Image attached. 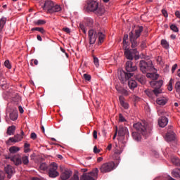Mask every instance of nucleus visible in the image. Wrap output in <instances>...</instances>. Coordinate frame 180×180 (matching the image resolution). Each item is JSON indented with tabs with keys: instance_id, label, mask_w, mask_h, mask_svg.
<instances>
[{
	"instance_id": "nucleus-1",
	"label": "nucleus",
	"mask_w": 180,
	"mask_h": 180,
	"mask_svg": "<svg viewBox=\"0 0 180 180\" xmlns=\"http://www.w3.org/2000/svg\"><path fill=\"white\" fill-rule=\"evenodd\" d=\"M142 32L143 27H139V29L135 30V33L131 31L129 34L131 47L134 49H129L127 46H124L123 49L124 50V56L126 59L129 60V61H131L134 58L135 60H139V56H137L139 54V51H137V49L135 48L139 46L137 39L141 36Z\"/></svg>"
},
{
	"instance_id": "nucleus-2",
	"label": "nucleus",
	"mask_w": 180,
	"mask_h": 180,
	"mask_svg": "<svg viewBox=\"0 0 180 180\" xmlns=\"http://www.w3.org/2000/svg\"><path fill=\"white\" fill-rule=\"evenodd\" d=\"M134 128L136 131L132 132V137L135 141H141V135L146 139L151 134L153 130V124L146 121L134 124Z\"/></svg>"
},
{
	"instance_id": "nucleus-3",
	"label": "nucleus",
	"mask_w": 180,
	"mask_h": 180,
	"mask_svg": "<svg viewBox=\"0 0 180 180\" xmlns=\"http://www.w3.org/2000/svg\"><path fill=\"white\" fill-rule=\"evenodd\" d=\"M87 12H94L98 16H102L105 13V8L99 6V3L94 0H88L85 6Z\"/></svg>"
},
{
	"instance_id": "nucleus-4",
	"label": "nucleus",
	"mask_w": 180,
	"mask_h": 180,
	"mask_svg": "<svg viewBox=\"0 0 180 180\" xmlns=\"http://www.w3.org/2000/svg\"><path fill=\"white\" fill-rule=\"evenodd\" d=\"M58 165L56 162H52L51 165H47L46 162L40 163L39 171H47L49 169V176L50 178H57L60 173L57 172Z\"/></svg>"
},
{
	"instance_id": "nucleus-5",
	"label": "nucleus",
	"mask_w": 180,
	"mask_h": 180,
	"mask_svg": "<svg viewBox=\"0 0 180 180\" xmlns=\"http://www.w3.org/2000/svg\"><path fill=\"white\" fill-rule=\"evenodd\" d=\"M139 68L140 71H141L143 74H148L150 72H154L155 71V68H154V66L153 65V62L151 60H140Z\"/></svg>"
},
{
	"instance_id": "nucleus-6",
	"label": "nucleus",
	"mask_w": 180,
	"mask_h": 180,
	"mask_svg": "<svg viewBox=\"0 0 180 180\" xmlns=\"http://www.w3.org/2000/svg\"><path fill=\"white\" fill-rule=\"evenodd\" d=\"M116 167L115 162L110 161L103 164L99 169L101 174H108V172H111L113 169H116Z\"/></svg>"
},
{
	"instance_id": "nucleus-7",
	"label": "nucleus",
	"mask_w": 180,
	"mask_h": 180,
	"mask_svg": "<svg viewBox=\"0 0 180 180\" xmlns=\"http://www.w3.org/2000/svg\"><path fill=\"white\" fill-rule=\"evenodd\" d=\"M98 172L99 169L95 168L90 172L83 174L80 177V180H96L95 178L98 177Z\"/></svg>"
},
{
	"instance_id": "nucleus-8",
	"label": "nucleus",
	"mask_w": 180,
	"mask_h": 180,
	"mask_svg": "<svg viewBox=\"0 0 180 180\" xmlns=\"http://www.w3.org/2000/svg\"><path fill=\"white\" fill-rule=\"evenodd\" d=\"M162 84H164L162 80L150 82L151 86L154 88L155 96H158L160 94H162V89H161Z\"/></svg>"
},
{
	"instance_id": "nucleus-9",
	"label": "nucleus",
	"mask_w": 180,
	"mask_h": 180,
	"mask_svg": "<svg viewBox=\"0 0 180 180\" xmlns=\"http://www.w3.org/2000/svg\"><path fill=\"white\" fill-rule=\"evenodd\" d=\"M60 178L61 180H68L71 178L72 176V171L68 168H65L63 166L60 167Z\"/></svg>"
},
{
	"instance_id": "nucleus-10",
	"label": "nucleus",
	"mask_w": 180,
	"mask_h": 180,
	"mask_svg": "<svg viewBox=\"0 0 180 180\" xmlns=\"http://www.w3.org/2000/svg\"><path fill=\"white\" fill-rule=\"evenodd\" d=\"M133 75H134L133 73H129L124 71H120L118 73V79L122 84H124V82H126L127 79L128 80L130 79V78H131Z\"/></svg>"
},
{
	"instance_id": "nucleus-11",
	"label": "nucleus",
	"mask_w": 180,
	"mask_h": 180,
	"mask_svg": "<svg viewBox=\"0 0 180 180\" xmlns=\"http://www.w3.org/2000/svg\"><path fill=\"white\" fill-rule=\"evenodd\" d=\"M88 37L89 40V44H95L96 39H98V32L94 30H90L88 32Z\"/></svg>"
},
{
	"instance_id": "nucleus-12",
	"label": "nucleus",
	"mask_w": 180,
	"mask_h": 180,
	"mask_svg": "<svg viewBox=\"0 0 180 180\" xmlns=\"http://www.w3.org/2000/svg\"><path fill=\"white\" fill-rule=\"evenodd\" d=\"M125 68L128 73H131L134 72V71L137 70V66L133 65V62H131V60L127 61Z\"/></svg>"
},
{
	"instance_id": "nucleus-13",
	"label": "nucleus",
	"mask_w": 180,
	"mask_h": 180,
	"mask_svg": "<svg viewBox=\"0 0 180 180\" xmlns=\"http://www.w3.org/2000/svg\"><path fill=\"white\" fill-rule=\"evenodd\" d=\"M4 170H5L6 174H7V176H8V179H11L12 178V175H13V174H15V169L11 165H7L4 168Z\"/></svg>"
},
{
	"instance_id": "nucleus-14",
	"label": "nucleus",
	"mask_w": 180,
	"mask_h": 180,
	"mask_svg": "<svg viewBox=\"0 0 180 180\" xmlns=\"http://www.w3.org/2000/svg\"><path fill=\"white\" fill-rule=\"evenodd\" d=\"M166 141H174L175 140V133L172 130H169L165 137Z\"/></svg>"
},
{
	"instance_id": "nucleus-15",
	"label": "nucleus",
	"mask_w": 180,
	"mask_h": 180,
	"mask_svg": "<svg viewBox=\"0 0 180 180\" xmlns=\"http://www.w3.org/2000/svg\"><path fill=\"white\" fill-rule=\"evenodd\" d=\"M11 160L15 164V165H20L22 164V157L20 155H15L11 158Z\"/></svg>"
},
{
	"instance_id": "nucleus-16",
	"label": "nucleus",
	"mask_w": 180,
	"mask_h": 180,
	"mask_svg": "<svg viewBox=\"0 0 180 180\" xmlns=\"http://www.w3.org/2000/svg\"><path fill=\"white\" fill-rule=\"evenodd\" d=\"M160 127H165L168 124V118L166 117H161L158 120Z\"/></svg>"
},
{
	"instance_id": "nucleus-17",
	"label": "nucleus",
	"mask_w": 180,
	"mask_h": 180,
	"mask_svg": "<svg viewBox=\"0 0 180 180\" xmlns=\"http://www.w3.org/2000/svg\"><path fill=\"white\" fill-rule=\"evenodd\" d=\"M22 139H23V136H20V134H16L14 137L9 138L8 141L11 143H19V141H22Z\"/></svg>"
},
{
	"instance_id": "nucleus-18",
	"label": "nucleus",
	"mask_w": 180,
	"mask_h": 180,
	"mask_svg": "<svg viewBox=\"0 0 180 180\" xmlns=\"http://www.w3.org/2000/svg\"><path fill=\"white\" fill-rule=\"evenodd\" d=\"M61 11V7L58 5L54 6L51 7V8L48 10V13H56V12H60Z\"/></svg>"
},
{
	"instance_id": "nucleus-19",
	"label": "nucleus",
	"mask_w": 180,
	"mask_h": 180,
	"mask_svg": "<svg viewBox=\"0 0 180 180\" xmlns=\"http://www.w3.org/2000/svg\"><path fill=\"white\" fill-rule=\"evenodd\" d=\"M135 79L140 82V84H144L146 82V77L141 74H138L135 76Z\"/></svg>"
},
{
	"instance_id": "nucleus-20",
	"label": "nucleus",
	"mask_w": 180,
	"mask_h": 180,
	"mask_svg": "<svg viewBox=\"0 0 180 180\" xmlns=\"http://www.w3.org/2000/svg\"><path fill=\"white\" fill-rule=\"evenodd\" d=\"M54 5V2L51 0L46 1L44 4V8L47 9V12L49 13V9H51V7Z\"/></svg>"
},
{
	"instance_id": "nucleus-21",
	"label": "nucleus",
	"mask_w": 180,
	"mask_h": 180,
	"mask_svg": "<svg viewBox=\"0 0 180 180\" xmlns=\"http://www.w3.org/2000/svg\"><path fill=\"white\" fill-rule=\"evenodd\" d=\"M128 86L133 91L135 88H137V82L136 80H129Z\"/></svg>"
},
{
	"instance_id": "nucleus-22",
	"label": "nucleus",
	"mask_w": 180,
	"mask_h": 180,
	"mask_svg": "<svg viewBox=\"0 0 180 180\" xmlns=\"http://www.w3.org/2000/svg\"><path fill=\"white\" fill-rule=\"evenodd\" d=\"M146 77H147V78H151V79H153V81H157V79H158V77H160V75L157 73H150L149 72V73L146 74Z\"/></svg>"
},
{
	"instance_id": "nucleus-23",
	"label": "nucleus",
	"mask_w": 180,
	"mask_h": 180,
	"mask_svg": "<svg viewBox=\"0 0 180 180\" xmlns=\"http://www.w3.org/2000/svg\"><path fill=\"white\" fill-rule=\"evenodd\" d=\"M155 90H151V89H147L145 91V94H146L148 98H150L151 99L154 98V96H155Z\"/></svg>"
},
{
	"instance_id": "nucleus-24",
	"label": "nucleus",
	"mask_w": 180,
	"mask_h": 180,
	"mask_svg": "<svg viewBox=\"0 0 180 180\" xmlns=\"http://www.w3.org/2000/svg\"><path fill=\"white\" fill-rule=\"evenodd\" d=\"M158 105H161L162 106H164V105H165V103H167V100L165 97H163V98H158L156 101Z\"/></svg>"
},
{
	"instance_id": "nucleus-25",
	"label": "nucleus",
	"mask_w": 180,
	"mask_h": 180,
	"mask_svg": "<svg viewBox=\"0 0 180 180\" xmlns=\"http://www.w3.org/2000/svg\"><path fill=\"white\" fill-rule=\"evenodd\" d=\"M171 161H172V164H174V165H176L177 167H180V160H179V158H178L175 156H172L171 158Z\"/></svg>"
},
{
	"instance_id": "nucleus-26",
	"label": "nucleus",
	"mask_w": 180,
	"mask_h": 180,
	"mask_svg": "<svg viewBox=\"0 0 180 180\" xmlns=\"http://www.w3.org/2000/svg\"><path fill=\"white\" fill-rule=\"evenodd\" d=\"M120 154H122V152L120 150H115L114 155H112L113 160H116V161H120Z\"/></svg>"
},
{
	"instance_id": "nucleus-27",
	"label": "nucleus",
	"mask_w": 180,
	"mask_h": 180,
	"mask_svg": "<svg viewBox=\"0 0 180 180\" xmlns=\"http://www.w3.org/2000/svg\"><path fill=\"white\" fill-rule=\"evenodd\" d=\"M9 151L11 154H16V153H18V151H20V148L18 146H11L9 148Z\"/></svg>"
},
{
	"instance_id": "nucleus-28",
	"label": "nucleus",
	"mask_w": 180,
	"mask_h": 180,
	"mask_svg": "<svg viewBox=\"0 0 180 180\" xmlns=\"http://www.w3.org/2000/svg\"><path fill=\"white\" fill-rule=\"evenodd\" d=\"M98 37V41L100 44L103 43V41L105 40V35L103 33L98 32H97V37Z\"/></svg>"
},
{
	"instance_id": "nucleus-29",
	"label": "nucleus",
	"mask_w": 180,
	"mask_h": 180,
	"mask_svg": "<svg viewBox=\"0 0 180 180\" xmlns=\"http://www.w3.org/2000/svg\"><path fill=\"white\" fill-rule=\"evenodd\" d=\"M15 130H16V127L15 126L8 127L7 129V134H8L9 136H12V134L15 133Z\"/></svg>"
},
{
	"instance_id": "nucleus-30",
	"label": "nucleus",
	"mask_w": 180,
	"mask_h": 180,
	"mask_svg": "<svg viewBox=\"0 0 180 180\" xmlns=\"http://www.w3.org/2000/svg\"><path fill=\"white\" fill-rule=\"evenodd\" d=\"M24 164V165H27L29 164V156L23 155L21 158V163Z\"/></svg>"
},
{
	"instance_id": "nucleus-31",
	"label": "nucleus",
	"mask_w": 180,
	"mask_h": 180,
	"mask_svg": "<svg viewBox=\"0 0 180 180\" xmlns=\"http://www.w3.org/2000/svg\"><path fill=\"white\" fill-rule=\"evenodd\" d=\"M35 26H41L42 25H46V20H37L33 22Z\"/></svg>"
},
{
	"instance_id": "nucleus-32",
	"label": "nucleus",
	"mask_w": 180,
	"mask_h": 180,
	"mask_svg": "<svg viewBox=\"0 0 180 180\" xmlns=\"http://www.w3.org/2000/svg\"><path fill=\"white\" fill-rule=\"evenodd\" d=\"M127 40H129V35L127 34L124 35V38H123V47H127V46H129V42L127 41Z\"/></svg>"
},
{
	"instance_id": "nucleus-33",
	"label": "nucleus",
	"mask_w": 180,
	"mask_h": 180,
	"mask_svg": "<svg viewBox=\"0 0 180 180\" xmlns=\"http://www.w3.org/2000/svg\"><path fill=\"white\" fill-rule=\"evenodd\" d=\"M32 32H39L40 33H41L42 34H44V33H46V30H44V29L43 27H33L32 28Z\"/></svg>"
},
{
	"instance_id": "nucleus-34",
	"label": "nucleus",
	"mask_w": 180,
	"mask_h": 180,
	"mask_svg": "<svg viewBox=\"0 0 180 180\" xmlns=\"http://www.w3.org/2000/svg\"><path fill=\"white\" fill-rule=\"evenodd\" d=\"M127 133V128L126 127H120L119 130V134L120 136H124Z\"/></svg>"
},
{
	"instance_id": "nucleus-35",
	"label": "nucleus",
	"mask_w": 180,
	"mask_h": 180,
	"mask_svg": "<svg viewBox=\"0 0 180 180\" xmlns=\"http://www.w3.org/2000/svg\"><path fill=\"white\" fill-rule=\"evenodd\" d=\"M172 176L174 178H180V169H177L172 172Z\"/></svg>"
},
{
	"instance_id": "nucleus-36",
	"label": "nucleus",
	"mask_w": 180,
	"mask_h": 180,
	"mask_svg": "<svg viewBox=\"0 0 180 180\" xmlns=\"http://www.w3.org/2000/svg\"><path fill=\"white\" fill-rule=\"evenodd\" d=\"M161 45L165 49H169V44H168V42L165 39H162L161 40Z\"/></svg>"
},
{
	"instance_id": "nucleus-37",
	"label": "nucleus",
	"mask_w": 180,
	"mask_h": 180,
	"mask_svg": "<svg viewBox=\"0 0 180 180\" xmlns=\"http://www.w3.org/2000/svg\"><path fill=\"white\" fill-rule=\"evenodd\" d=\"M117 90L120 94L125 95V96H127V95H129V92L124 89H117Z\"/></svg>"
},
{
	"instance_id": "nucleus-38",
	"label": "nucleus",
	"mask_w": 180,
	"mask_h": 180,
	"mask_svg": "<svg viewBox=\"0 0 180 180\" xmlns=\"http://www.w3.org/2000/svg\"><path fill=\"white\" fill-rule=\"evenodd\" d=\"M24 152L25 153H29V151H30V143H25L24 144Z\"/></svg>"
},
{
	"instance_id": "nucleus-39",
	"label": "nucleus",
	"mask_w": 180,
	"mask_h": 180,
	"mask_svg": "<svg viewBox=\"0 0 180 180\" xmlns=\"http://www.w3.org/2000/svg\"><path fill=\"white\" fill-rule=\"evenodd\" d=\"M8 113H18V108L16 107H12V108H8Z\"/></svg>"
},
{
	"instance_id": "nucleus-40",
	"label": "nucleus",
	"mask_w": 180,
	"mask_h": 180,
	"mask_svg": "<svg viewBox=\"0 0 180 180\" xmlns=\"http://www.w3.org/2000/svg\"><path fill=\"white\" fill-rule=\"evenodd\" d=\"M170 29L171 30H172L173 32H175L176 33H178L179 32V30H178V27H176V25L174 24L170 25Z\"/></svg>"
},
{
	"instance_id": "nucleus-41",
	"label": "nucleus",
	"mask_w": 180,
	"mask_h": 180,
	"mask_svg": "<svg viewBox=\"0 0 180 180\" xmlns=\"http://www.w3.org/2000/svg\"><path fill=\"white\" fill-rule=\"evenodd\" d=\"M9 117L11 120H16V119H18V114L17 113H10Z\"/></svg>"
},
{
	"instance_id": "nucleus-42",
	"label": "nucleus",
	"mask_w": 180,
	"mask_h": 180,
	"mask_svg": "<svg viewBox=\"0 0 180 180\" xmlns=\"http://www.w3.org/2000/svg\"><path fill=\"white\" fill-rule=\"evenodd\" d=\"M4 65L6 67V68H8V70H11L12 68V65H11V62H9V60H6L4 62Z\"/></svg>"
},
{
	"instance_id": "nucleus-43",
	"label": "nucleus",
	"mask_w": 180,
	"mask_h": 180,
	"mask_svg": "<svg viewBox=\"0 0 180 180\" xmlns=\"http://www.w3.org/2000/svg\"><path fill=\"white\" fill-rule=\"evenodd\" d=\"M176 92L180 93V82H177L175 84Z\"/></svg>"
},
{
	"instance_id": "nucleus-44",
	"label": "nucleus",
	"mask_w": 180,
	"mask_h": 180,
	"mask_svg": "<svg viewBox=\"0 0 180 180\" xmlns=\"http://www.w3.org/2000/svg\"><path fill=\"white\" fill-rule=\"evenodd\" d=\"M174 80L172 79H171L169 82V84H168V86H167V89H168V91H172L173 88H172V82Z\"/></svg>"
},
{
	"instance_id": "nucleus-45",
	"label": "nucleus",
	"mask_w": 180,
	"mask_h": 180,
	"mask_svg": "<svg viewBox=\"0 0 180 180\" xmlns=\"http://www.w3.org/2000/svg\"><path fill=\"white\" fill-rule=\"evenodd\" d=\"M94 63L96 67H99V59L95 56L94 57Z\"/></svg>"
},
{
	"instance_id": "nucleus-46",
	"label": "nucleus",
	"mask_w": 180,
	"mask_h": 180,
	"mask_svg": "<svg viewBox=\"0 0 180 180\" xmlns=\"http://www.w3.org/2000/svg\"><path fill=\"white\" fill-rule=\"evenodd\" d=\"M119 122H126V118H124L122 114L119 115Z\"/></svg>"
},
{
	"instance_id": "nucleus-47",
	"label": "nucleus",
	"mask_w": 180,
	"mask_h": 180,
	"mask_svg": "<svg viewBox=\"0 0 180 180\" xmlns=\"http://www.w3.org/2000/svg\"><path fill=\"white\" fill-rule=\"evenodd\" d=\"M79 27H80L82 32H83V33H84V34L86 33V30H85V25H84L80 24Z\"/></svg>"
},
{
	"instance_id": "nucleus-48",
	"label": "nucleus",
	"mask_w": 180,
	"mask_h": 180,
	"mask_svg": "<svg viewBox=\"0 0 180 180\" xmlns=\"http://www.w3.org/2000/svg\"><path fill=\"white\" fill-rule=\"evenodd\" d=\"M83 77L86 81H91V75L84 74Z\"/></svg>"
},
{
	"instance_id": "nucleus-49",
	"label": "nucleus",
	"mask_w": 180,
	"mask_h": 180,
	"mask_svg": "<svg viewBox=\"0 0 180 180\" xmlns=\"http://www.w3.org/2000/svg\"><path fill=\"white\" fill-rule=\"evenodd\" d=\"M30 138L32 140H36V139H37V135L36 134V133L32 132V133H31Z\"/></svg>"
},
{
	"instance_id": "nucleus-50",
	"label": "nucleus",
	"mask_w": 180,
	"mask_h": 180,
	"mask_svg": "<svg viewBox=\"0 0 180 180\" xmlns=\"http://www.w3.org/2000/svg\"><path fill=\"white\" fill-rule=\"evenodd\" d=\"M70 180H79V177L78 176L77 174H75Z\"/></svg>"
},
{
	"instance_id": "nucleus-51",
	"label": "nucleus",
	"mask_w": 180,
	"mask_h": 180,
	"mask_svg": "<svg viewBox=\"0 0 180 180\" xmlns=\"http://www.w3.org/2000/svg\"><path fill=\"white\" fill-rule=\"evenodd\" d=\"M121 106H122L124 109H129V104L124 101L123 103H121Z\"/></svg>"
},
{
	"instance_id": "nucleus-52",
	"label": "nucleus",
	"mask_w": 180,
	"mask_h": 180,
	"mask_svg": "<svg viewBox=\"0 0 180 180\" xmlns=\"http://www.w3.org/2000/svg\"><path fill=\"white\" fill-rule=\"evenodd\" d=\"M162 13L165 16V18H168V13L167 12V10L162 9Z\"/></svg>"
},
{
	"instance_id": "nucleus-53",
	"label": "nucleus",
	"mask_w": 180,
	"mask_h": 180,
	"mask_svg": "<svg viewBox=\"0 0 180 180\" xmlns=\"http://www.w3.org/2000/svg\"><path fill=\"white\" fill-rule=\"evenodd\" d=\"M119 101H120V105H122V103H124V97H123V96H120Z\"/></svg>"
},
{
	"instance_id": "nucleus-54",
	"label": "nucleus",
	"mask_w": 180,
	"mask_h": 180,
	"mask_svg": "<svg viewBox=\"0 0 180 180\" xmlns=\"http://www.w3.org/2000/svg\"><path fill=\"white\" fill-rule=\"evenodd\" d=\"M94 153L95 154H99V153H101V150L98 149V147L94 146Z\"/></svg>"
},
{
	"instance_id": "nucleus-55",
	"label": "nucleus",
	"mask_w": 180,
	"mask_h": 180,
	"mask_svg": "<svg viewBox=\"0 0 180 180\" xmlns=\"http://www.w3.org/2000/svg\"><path fill=\"white\" fill-rule=\"evenodd\" d=\"M5 179V173L4 172L1 171L0 172V180H4Z\"/></svg>"
},
{
	"instance_id": "nucleus-56",
	"label": "nucleus",
	"mask_w": 180,
	"mask_h": 180,
	"mask_svg": "<svg viewBox=\"0 0 180 180\" xmlns=\"http://www.w3.org/2000/svg\"><path fill=\"white\" fill-rule=\"evenodd\" d=\"M63 32H65L66 33H68V34L71 33V30H70V28H68V27L63 28Z\"/></svg>"
},
{
	"instance_id": "nucleus-57",
	"label": "nucleus",
	"mask_w": 180,
	"mask_h": 180,
	"mask_svg": "<svg viewBox=\"0 0 180 180\" xmlns=\"http://www.w3.org/2000/svg\"><path fill=\"white\" fill-rule=\"evenodd\" d=\"M141 49H146L147 47V45L146 44V41H143L141 44Z\"/></svg>"
},
{
	"instance_id": "nucleus-58",
	"label": "nucleus",
	"mask_w": 180,
	"mask_h": 180,
	"mask_svg": "<svg viewBox=\"0 0 180 180\" xmlns=\"http://www.w3.org/2000/svg\"><path fill=\"white\" fill-rule=\"evenodd\" d=\"M178 67L177 64H174L172 68V72L174 73L175 72V70H176V68Z\"/></svg>"
},
{
	"instance_id": "nucleus-59",
	"label": "nucleus",
	"mask_w": 180,
	"mask_h": 180,
	"mask_svg": "<svg viewBox=\"0 0 180 180\" xmlns=\"http://www.w3.org/2000/svg\"><path fill=\"white\" fill-rule=\"evenodd\" d=\"M93 136H94V139H95L96 140V139H98V132L94 130V132H93Z\"/></svg>"
},
{
	"instance_id": "nucleus-60",
	"label": "nucleus",
	"mask_w": 180,
	"mask_h": 180,
	"mask_svg": "<svg viewBox=\"0 0 180 180\" xmlns=\"http://www.w3.org/2000/svg\"><path fill=\"white\" fill-rule=\"evenodd\" d=\"M18 110L20 113H23V112H25V110H23V107H22L21 105L18 106Z\"/></svg>"
},
{
	"instance_id": "nucleus-61",
	"label": "nucleus",
	"mask_w": 180,
	"mask_h": 180,
	"mask_svg": "<svg viewBox=\"0 0 180 180\" xmlns=\"http://www.w3.org/2000/svg\"><path fill=\"white\" fill-rule=\"evenodd\" d=\"M95 105H96V109H98V108H99V106H101V102L98 101V100H96Z\"/></svg>"
},
{
	"instance_id": "nucleus-62",
	"label": "nucleus",
	"mask_w": 180,
	"mask_h": 180,
	"mask_svg": "<svg viewBox=\"0 0 180 180\" xmlns=\"http://www.w3.org/2000/svg\"><path fill=\"white\" fill-rule=\"evenodd\" d=\"M175 16H176L177 18H180V12L179 11H176L175 12Z\"/></svg>"
},
{
	"instance_id": "nucleus-63",
	"label": "nucleus",
	"mask_w": 180,
	"mask_h": 180,
	"mask_svg": "<svg viewBox=\"0 0 180 180\" xmlns=\"http://www.w3.org/2000/svg\"><path fill=\"white\" fill-rule=\"evenodd\" d=\"M107 150H108L109 151H110L112 150V143H110L108 147H107Z\"/></svg>"
},
{
	"instance_id": "nucleus-64",
	"label": "nucleus",
	"mask_w": 180,
	"mask_h": 180,
	"mask_svg": "<svg viewBox=\"0 0 180 180\" xmlns=\"http://www.w3.org/2000/svg\"><path fill=\"white\" fill-rule=\"evenodd\" d=\"M97 161H98V162H101V161H103V158H102V157L98 158Z\"/></svg>"
}]
</instances>
